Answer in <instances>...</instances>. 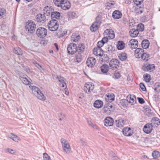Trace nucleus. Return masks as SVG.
<instances>
[{"label": "nucleus", "mask_w": 160, "mask_h": 160, "mask_svg": "<svg viewBox=\"0 0 160 160\" xmlns=\"http://www.w3.org/2000/svg\"><path fill=\"white\" fill-rule=\"evenodd\" d=\"M115 4V3L114 1H110L107 3V5L110 8L112 7Z\"/></svg>", "instance_id": "obj_52"}, {"label": "nucleus", "mask_w": 160, "mask_h": 160, "mask_svg": "<svg viewBox=\"0 0 160 160\" xmlns=\"http://www.w3.org/2000/svg\"><path fill=\"white\" fill-rule=\"evenodd\" d=\"M135 22L134 20H132L131 21H129V25L130 26L132 27L133 25V24Z\"/></svg>", "instance_id": "obj_61"}, {"label": "nucleus", "mask_w": 160, "mask_h": 160, "mask_svg": "<svg viewBox=\"0 0 160 160\" xmlns=\"http://www.w3.org/2000/svg\"><path fill=\"white\" fill-rule=\"evenodd\" d=\"M57 78L58 81L61 83L60 85L62 88H65L64 90H63V92L66 95H68L69 92L67 91L68 89L66 88V85L65 83L66 80L62 77L61 76H58Z\"/></svg>", "instance_id": "obj_5"}, {"label": "nucleus", "mask_w": 160, "mask_h": 160, "mask_svg": "<svg viewBox=\"0 0 160 160\" xmlns=\"http://www.w3.org/2000/svg\"><path fill=\"white\" fill-rule=\"evenodd\" d=\"M6 12V10L3 8H0V17H3Z\"/></svg>", "instance_id": "obj_49"}, {"label": "nucleus", "mask_w": 160, "mask_h": 160, "mask_svg": "<svg viewBox=\"0 0 160 160\" xmlns=\"http://www.w3.org/2000/svg\"><path fill=\"white\" fill-rule=\"evenodd\" d=\"M36 19L38 22L42 23L46 20V17L44 14H39L36 16Z\"/></svg>", "instance_id": "obj_19"}, {"label": "nucleus", "mask_w": 160, "mask_h": 160, "mask_svg": "<svg viewBox=\"0 0 160 160\" xmlns=\"http://www.w3.org/2000/svg\"><path fill=\"white\" fill-rule=\"evenodd\" d=\"M108 38L105 36L103 38L102 40V42L104 44L105 43L107 42L108 41Z\"/></svg>", "instance_id": "obj_59"}, {"label": "nucleus", "mask_w": 160, "mask_h": 160, "mask_svg": "<svg viewBox=\"0 0 160 160\" xmlns=\"http://www.w3.org/2000/svg\"><path fill=\"white\" fill-rule=\"evenodd\" d=\"M5 151L6 152L13 155H16L18 153L15 150L9 148H6Z\"/></svg>", "instance_id": "obj_36"}, {"label": "nucleus", "mask_w": 160, "mask_h": 160, "mask_svg": "<svg viewBox=\"0 0 160 160\" xmlns=\"http://www.w3.org/2000/svg\"><path fill=\"white\" fill-rule=\"evenodd\" d=\"M135 11L137 14H140L142 12V10L141 8H137L136 9Z\"/></svg>", "instance_id": "obj_55"}, {"label": "nucleus", "mask_w": 160, "mask_h": 160, "mask_svg": "<svg viewBox=\"0 0 160 160\" xmlns=\"http://www.w3.org/2000/svg\"><path fill=\"white\" fill-rule=\"evenodd\" d=\"M104 43L102 42V40L101 41H99L98 42V47L97 48H101L102 46H103Z\"/></svg>", "instance_id": "obj_57"}, {"label": "nucleus", "mask_w": 160, "mask_h": 160, "mask_svg": "<svg viewBox=\"0 0 160 160\" xmlns=\"http://www.w3.org/2000/svg\"><path fill=\"white\" fill-rule=\"evenodd\" d=\"M100 18V17L99 16H98L96 18V22H93L90 27L91 31L94 32L98 29L99 25V21Z\"/></svg>", "instance_id": "obj_10"}, {"label": "nucleus", "mask_w": 160, "mask_h": 160, "mask_svg": "<svg viewBox=\"0 0 160 160\" xmlns=\"http://www.w3.org/2000/svg\"><path fill=\"white\" fill-rule=\"evenodd\" d=\"M119 58L122 61L125 60L127 58L126 54L125 53H122L119 54Z\"/></svg>", "instance_id": "obj_41"}, {"label": "nucleus", "mask_w": 160, "mask_h": 160, "mask_svg": "<svg viewBox=\"0 0 160 160\" xmlns=\"http://www.w3.org/2000/svg\"><path fill=\"white\" fill-rule=\"evenodd\" d=\"M80 142L83 145H86V142L82 139H81L80 140Z\"/></svg>", "instance_id": "obj_63"}, {"label": "nucleus", "mask_w": 160, "mask_h": 160, "mask_svg": "<svg viewBox=\"0 0 160 160\" xmlns=\"http://www.w3.org/2000/svg\"><path fill=\"white\" fill-rule=\"evenodd\" d=\"M104 125L107 127L112 126L113 123V119L110 117L106 118L103 121Z\"/></svg>", "instance_id": "obj_14"}, {"label": "nucleus", "mask_w": 160, "mask_h": 160, "mask_svg": "<svg viewBox=\"0 0 160 160\" xmlns=\"http://www.w3.org/2000/svg\"><path fill=\"white\" fill-rule=\"evenodd\" d=\"M66 33V31L62 32V30H59L58 31V32H57V36L59 37H61L63 36Z\"/></svg>", "instance_id": "obj_48"}, {"label": "nucleus", "mask_w": 160, "mask_h": 160, "mask_svg": "<svg viewBox=\"0 0 160 160\" xmlns=\"http://www.w3.org/2000/svg\"><path fill=\"white\" fill-rule=\"evenodd\" d=\"M96 63V60L95 58L90 57L88 58L86 61V63L87 66L89 67L92 68Z\"/></svg>", "instance_id": "obj_12"}, {"label": "nucleus", "mask_w": 160, "mask_h": 160, "mask_svg": "<svg viewBox=\"0 0 160 160\" xmlns=\"http://www.w3.org/2000/svg\"><path fill=\"white\" fill-rule=\"evenodd\" d=\"M138 41L135 39H132L130 40L128 42L129 46L132 48H136L138 47Z\"/></svg>", "instance_id": "obj_16"}, {"label": "nucleus", "mask_w": 160, "mask_h": 160, "mask_svg": "<svg viewBox=\"0 0 160 160\" xmlns=\"http://www.w3.org/2000/svg\"><path fill=\"white\" fill-rule=\"evenodd\" d=\"M85 49V46L82 43L78 45L77 48V50L78 52H80L84 51Z\"/></svg>", "instance_id": "obj_42"}, {"label": "nucleus", "mask_w": 160, "mask_h": 160, "mask_svg": "<svg viewBox=\"0 0 160 160\" xmlns=\"http://www.w3.org/2000/svg\"><path fill=\"white\" fill-rule=\"evenodd\" d=\"M119 63L118 60L115 59H112L109 62V65L112 69L117 68L119 67Z\"/></svg>", "instance_id": "obj_11"}, {"label": "nucleus", "mask_w": 160, "mask_h": 160, "mask_svg": "<svg viewBox=\"0 0 160 160\" xmlns=\"http://www.w3.org/2000/svg\"><path fill=\"white\" fill-rule=\"evenodd\" d=\"M114 96L113 94L108 93L105 97V99L107 102H111L114 100Z\"/></svg>", "instance_id": "obj_25"}, {"label": "nucleus", "mask_w": 160, "mask_h": 160, "mask_svg": "<svg viewBox=\"0 0 160 160\" xmlns=\"http://www.w3.org/2000/svg\"><path fill=\"white\" fill-rule=\"evenodd\" d=\"M114 107L110 103L106 104L103 108L104 112L108 114H109L113 112Z\"/></svg>", "instance_id": "obj_8"}, {"label": "nucleus", "mask_w": 160, "mask_h": 160, "mask_svg": "<svg viewBox=\"0 0 160 160\" xmlns=\"http://www.w3.org/2000/svg\"><path fill=\"white\" fill-rule=\"evenodd\" d=\"M68 53L71 54H74L77 50L76 45L73 43H71L69 44L67 47Z\"/></svg>", "instance_id": "obj_7"}, {"label": "nucleus", "mask_w": 160, "mask_h": 160, "mask_svg": "<svg viewBox=\"0 0 160 160\" xmlns=\"http://www.w3.org/2000/svg\"><path fill=\"white\" fill-rule=\"evenodd\" d=\"M115 122L116 124L117 127L122 128L124 125V121L122 119H119L116 120Z\"/></svg>", "instance_id": "obj_27"}, {"label": "nucleus", "mask_w": 160, "mask_h": 160, "mask_svg": "<svg viewBox=\"0 0 160 160\" xmlns=\"http://www.w3.org/2000/svg\"><path fill=\"white\" fill-rule=\"evenodd\" d=\"M152 156L154 158H157L160 157V153L157 151H154L152 153Z\"/></svg>", "instance_id": "obj_46"}, {"label": "nucleus", "mask_w": 160, "mask_h": 160, "mask_svg": "<svg viewBox=\"0 0 160 160\" xmlns=\"http://www.w3.org/2000/svg\"><path fill=\"white\" fill-rule=\"evenodd\" d=\"M36 28V25L33 21H28L26 23L25 28L26 30H27L30 33H32L34 31Z\"/></svg>", "instance_id": "obj_4"}, {"label": "nucleus", "mask_w": 160, "mask_h": 160, "mask_svg": "<svg viewBox=\"0 0 160 160\" xmlns=\"http://www.w3.org/2000/svg\"><path fill=\"white\" fill-rule=\"evenodd\" d=\"M144 80L146 82H149L150 80V76L148 74H146L143 75Z\"/></svg>", "instance_id": "obj_44"}, {"label": "nucleus", "mask_w": 160, "mask_h": 160, "mask_svg": "<svg viewBox=\"0 0 160 160\" xmlns=\"http://www.w3.org/2000/svg\"><path fill=\"white\" fill-rule=\"evenodd\" d=\"M88 124H89L90 126H92V127H93V128H94V127H96V126H95V125H94V124H93L92 123V122L91 121H88Z\"/></svg>", "instance_id": "obj_62"}, {"label": "nucleus", "mask_w": 160, "mask_h": 160, "mask_svg": "<svg viewBox=\"0 0 160 160\" xmlns=\"http://www.w3.org/2000/svg\"><path fill=\"white\" fill-rule=\"evenodd\" d=\"M154 90L157 92H160V84L159 83H156L155 84Z\"/></svg>", "instance_id": "obj_45"}, {"label": "nucleus", "mask_w": 160, "mask_h": 160, "mask_svg": "<svg viewBox=\"0 0 160 160\" xmlns=\"http://www.w3.org/2000/svg\"><path fill=\"white\" fill-rule=\"evenodd\" d=\"M138 99L139 102L141 104H143L145 102L144 99L142 98H138Z\"/></svg>", "instance_id": "obj_60"}, {"label": "nucleus", "mask_w": 160, "mask_h": 160, "mask_svg": "<svg viewBox=\"0 0 160 160\" xmlns=\"http://www.w3.org/2000/svg\"><path fill=\"white\" fill-rule=\"evenodd\" d=\"M140 87L141 89L143 91H145L146 88L144 85L142 83H141L140 84Z\"/></svg>", "instance_id": "obj_58"}, {"label": "nucleus", "mask_w": 160, "mask_h": 160, "mask_svg": "<svg viewBox=\"0 0 160 160\" xmlns=\"http://www.w3.org/2000/svg\"><path fill=\"white\" fill-rule=\"evenodd\" d=\"M154 68L155 66L153 64H148L143 67V70L145 71H153Z\"/></svg>", "instance_id": "obj_29"}, {"label": "nucleus", "mask_w": 160, "mask_h": 160, "mask_svg": "<svg viewBox=\"0 0 160 160\" xmlns=\"http://www.w3.org/2000/svg\"><path fill=\"white\" fill-rule=\"evenodd\" d=\"M20 78L21 80L23 82V84L26 85H28L30 83V81L26 77H23L21 76L20 77Z\"/></svg>", "instance_id": "obj_35"}, {"label": "nucleus", "mask_w": 160, "mask_h": 160, "mask_svg": "<svg viewBox=\"0 0 160 160\" xmlns=\"http://www.w3.org/2000/svg\"><path fill=\"white\" fill-rule=\"evenodd\" d=\"M104 36L108 37L109 39H113L115 37V34L113 31L108 29L106 30L103 33Z\"/></svg>", "instance_id": "obj_13"}, {"label": "nucleus", "mask_w": 160, "mask_h": 160, "mask_svg": "<svg viewBox=\"0 0 160 160\" xmlns=\"http://www.w3.org/2000/svg\"><path fill=\"white\" fill-rule=\"evenodd\" d=\"M114 76L115 78L118 79L120 77V75L119 72H116L114 73Z\"/></svg>", "instance_id": "obj_56"}, {"label": "nucleus", "mask_w": 160, "mask_h": 160, "mask_svg": "<svg viewBox=\"0 0 160 160\" xmlns=\"http://www.w3.org/2000/svg\"><path fill=\"white\" fill-rule=\"evenodd\" d=\"M152 126L150 124H147L144 126L143 128V131L146 133H149L152 129Z\"/></svg>", "instance_id": "obj_20"}, {"label": "nucleus", "mask_w": 160, "mask_h": 160, "mask_svg": "<svg viewBox=\"0 0 160 160\" xmlns=\"http://www.w3.org/2000/svg\"><path fill=\"white\" fill-rule=\"evenodd\" d=\"M149 44V42L148 40H144L142 42V46L144 49H147L148 48Z\"/></svg>", "instance_id": "obj_32"}, {"label": "nucleus", "mask_w": 160, "mask_h": 160, "mask_svg": "<svg viewBox=\"0 0 160 160\" xmlns=\"http://www.w3.org/2000/svg\"><path fill=\"white\" fill-rule=\"evenodd\" d=\"M94 87L93 84L88 82L86 83L84 87V91L87 93H90L93 91Z\"/></svg>", "instance_id": "obj_9"}, {"label": "nucleus", "mask_w": 160, "mask_h": 160, "mask_svg": "<svg viewBox=\"0 0 160 160\" xmlns=\"http://www.w3.org/2000/svg\"><path fill=\"white\" fill-rule=\"evenodd\" d=\"M61 142L63 151L67 154H69L71 151V148L68 142L65 139L62 138Z\"/></svg>", "instance_id": "obj_3"}, {"label": "nucleus", "mask_w": 160, "mask_h": 160, "mask_svg": "<svg viewBox=\"0 0 160 160\" xmlns=\"http://www.w3.org/2000/svg\"><path fill=\"white\" fill-rule=\"evenodd\" d=\"M36 65H35L36 67L37 68H38L39 69H40L42 68V67L41 65H40L38 63H36Z\"/></svg>", "instance_id": "obj_64"}, {"label": "nucleus", "mask_w": 160, "mask_h": 160, "mask_svg": "<svg viewBox=\"0 0 160 160\" xmlns=\"http://www.w3.org/2000/svg\"><path fill=\"white\" fill-rule=\"evenodd\" d=\"M128 102L130 105H133L136 103V99L134 95H128L127 97V100L122 99L120 103L123 107L126 106L124 103Z\"/></svg>", "instance_id": "obj_1"}, {"label": "nucleus", "mask_w": 160, "mask_h": 160, "mask_svg": "<svg viewBox=\"0 0 160 160\" xmlns=\"http://www.w3.org/2000/svg\"><path fill=\"white\" fill-rule=\"evenodd\" d=\"M13 52L14 53L18 55H22V52L21 49L19 48H14Z\"/></svg>", "instance_id": "obj_37"}, {"label": "nucleus", "mask_w": 160, "mask_h": 160, "mask_svg": "<svg viewBox=\"0 0 160 160\" xmlns=\"http://www.w3.org/2000/svg\"><path fill=\"white\" fill-rule=\"evenodd\" d=\"M8 137L15 142H18L21 140L19 137L13 133H9L8 134Z\"/></svg>", "instance_id": "obj_21"}, {"label": "nucleus", "mask_w": 160, "mask_h": 160, "mask_svg": "<svg viewBox=\"0 0 160 160\" xmlns=\"http://www.w3.org/2000/svg\"><path fill=\"white\" fill-rule=\"evenodd\" d=\"M138 31H142L144 30V25L142 23H140L138 24L137 26V29Z\"/></svg>", "instance_id": "obj_47"}, {"label": "nucleus", "mask_w": 160, "mask_h": 160, "mask_svg": "<svg viewBox=\"0 0 160 160\" xmlns=\"http://www.w3.org/2000/svg\"><path fill=\"white\" fill-rule=\"evenodd\" d=\"M149 57V56L148 54L146 53H145L144 52L143 53V54H142L141 57L142 60L145 62L147 61L148 60Z\"/></svg>", "instance_id": "obj_43"}, {"label": "nucleus", "mask_w": 160, "mask_h": 160, "mask_svg": "<svg viewBox=\"0 0 160 160\" xmlns=\"http://www.w3.org/2000/svg\"><path fill=\"white\" fill-rule=\"evenodd\" d=\"M93 53L94 55L97 56H102L103 55L102 51L101 50V48H94L93 49Z\"/></svg>", "instance_id": "obj_23"}, {"label": "nucleus", "mask_w": 160, "mask_h": 160, "mask_svg": "<svg viewBox=\"0 0 160 160\" xmlns=\"http://www.w3.org/2000/svg\"><path fill=\"white\" fill-rule=\"evenodd\" d=\"M29 88L32 90V92L35 95H36L40 91L39 89L35 86H29Z\"/></svg>", "instance_id": "obj_34"}, {"label": "nucleus", "mask_w": 160, "mask_h": 160, "mask_svg": "<svg viewBox=\"0 0 160 160\" xmlns=\"http://www.w3.org/2000/svg\"><path fill=\"white\" fill-rule=\"evenodd\" d=\"M130 35L132 37H135L138 34V31L136 29L133 28L129 32Z\"/></svg>", "instance_id": "obj_28"}, {"label": "nucleus", "mask_w": 160, "mask_h": 160, "mask_svg": "<svg viewBox=\"0 0 160 160\" xmlns=\"http://www.w3.org/2000/svg\"><path fill=\"white\" fill-rule=\"evenodd\" d=\"M60 16V13L58 12H52L51 16L52 18H55L56 19H58Z\"/></svg>", "instance_id": "obj_33"}, {"label": "nucleus", "mask_w": 160, "mask_h": 160, "mask_svg": "<svg viewBox=\"0 0 160 160\" xmlns=\"http://www.w3.org/2000/svg\"><path fill=\"white\" fill-rule=\"evenodd\" d=\"M48 29L51 31H56L58 28L59 25L58 21L54 19L49 21L48 24Z\"/></svg>", "instance_id": "obj_2"}, {"label": "nucleus", "mask_w": 160, "mask_h": 160, "mask_svg": "<svg viewBox=\"0 0 160 160\" xmlns=\"http://www.w3.org/2000/svg\"><path fill=\"white\" fill-rule=\"evenodd\" d=\"M43 156L44 160H51L50 157L47 153H44Z\"/></svg>", "instance_id": "obj_51"}, {"label": "nucleus", "mask_w": 160, "mask_h": 160, "mask_svg": "<svg viewBox=\"0 0 160 160\" xmlns=\"http://www.w3.org/2000/svg\"><path fill=\"white\" fill-rule=\"evenodd\" d=\"M144 52V51L142 49L139 48H137L134 51L135 56L136 58H140Z\"/></svg>", "instance_id": "obj_18"}, {"label": "nucleus", "mask_w": 160, "mask_h": 160, "mask_svg": "<svg viewBox=\"0 0 160 160\" xmlns=\"http://www.w3.org/2000/svg\"><path fill=\"white\" fill-rule=\"evenodd\" d=\"M143 1V0H133V2L137 5H140Z\"/></svg>", "instance_id": "obj_54"}, {"label": "nucleus", "mask_w": 160, "mask_h": 160, "mask_svg": "<svg viewBox=\"0 0 160 160\" xmlns=\"http://www.w3.org/2000/svg\"><path fill=\"white\" fill-rule=\"evenodd\" d=\"M109 68L107 64H104L101 67V69L102 72L106 73L108 70Z\"/></svg>", "instance_id": "obj_38"}, {"label": "nucleus", "mask_w": 160, "mask_h": 160, "mask_svg": "<svg viewBox=\"0 0 160 160\" xmlns=\"http://www.w3.org/2000/svg\"><path fill=\"white\" fill-rule=\"evenodd\" d=\"M122 132L124 135L126 136H130L132 134V132L130 128H124L122 130Z\"/></svg>", "instance_id": "obj_17"}, {"label": "nucleus", "mask_w": 160, "mask_h": 160, "mask_svg": "<svg viewBox=\"0 0 160 160\" xmlns=\"http://www.w3.org/2000/svg\"><path fill=\"white\" fill-rule=\"evenodd\" d=\"M125 46V44L122 41H119L117 44V47L118 50H121L123 49Z\"/></svg>", "instance_id": "obj_31"}, {"label": "nucleus", "mask_w": 160, "mask_h": 160, "mask_svg": "<svg viewBox=\"0 0 160 160\" xmlns=\"http://www.w3.org/2000/svg\"><path fill=\"white\" fill-rule=\"evenodd\" d=\"M36 34L39 37L44 38L47 34V30L43 27H39L37 30Z\"/></svg>", "instance_id": "obj_6"}, {"label": "nucleus", "mask_w": 160, "mask_h": 160, "mask_svg": "<svg viewBox=\"0 0 160 160\" xmlns=\"http://www.w3.org/2000/svg\"><path fill=\"white\" fill-rule=\"evenodd\" d=\"M94 106L95 108H102L103 105V102L100 100H97L94 103Z\"/></svg>", "instance_id": "obj_26"}, {"label": "nucleus", "mask_w": 160, "mask_h": 160, "mask_svg": "<svg viewBox=\"0 0 160 160\" xmlns=\"http://www.w3.org/2000/svg\"><path fill=\"white\" fill-rule=\"evenodd\" d=\"M152 127H157L160 125V120L157 118H153L151 120V123L150 124Z\"/></svg>", "instance_id": "obj_22"}, {"label": "nucleus", "mask_w": 160, "mask_h": 160, "mask_svg": "<svg viewBox=\"0 0 160 160\" xmlns=\"http://www.w3.org/2000/svg\"><path fill=\"white\" fill-rule=\"evenodd\" d=\"M35 95L38 99L44 101L46 99L45 97L40 91Z\"/></svg>", "instance_id": "obj_30"}, {"label": "nucleus", "mask_w": 160, "mask_h": 160, "mask_svg": "<svg viewBox=\"0 0 160 160\" xmlns=\"http://www.w3.org/2000/svg\"><path fill=\"white\" fill-rule=\"evenodd\" d=\"M54 5L58 7H59L63 2H64V0H53Z\"/></svg>", "instance_id": "obj_39"}, {"label": "nucleus", "mask_w": 160, "mask_h": 160, "mask_svg": "<svg viewBox=\"0 0 160 160\" xmlns=\"http://www.w3.org/2000/svg\"><path fill=\"white\" fill-rule=\"evenodd\" d=\"M112 16L114 18L118 19L121 18L122 14L119 11L116 10L113 12Z\"/></svg>", "instance_id": "obj_24"}, {"label": "nucleus", "mask_w": 160, "mask_h": 160, "mask_svg": "<svg viewBox=\"0 0 160 160\" xmlns=\"http://www.w3.org/2000/svg\"><path fill=\"white\" fill-rule=\"evenodd\" d=\"M154 141L152 138H146L145 139V142L148 144H150L152 143V142H153Z\"/></svg>", "instance_id": "obj_50"}, {"label": "nucleus", "mask_w": 160, "mask_h": 160, "mask_svg": "<svg viewBox=\"0 0 160 160\" xmlns=\"http://www.w3.org/2000/svg\"><path fill=\"white\" fill-rule=\"evenodd\" d=\"M79 36L76 35L74 33L73 34L72 36L71 37V40L74 42L78 41L79 40Z\"/></svg>", "instance_id": "obj_40"}, {"label": "nucleus", "mask_w": 160, "mask_h": 160, "mask_svg": "<svg viewBox=\"0 0 160 160\" xmlns=\"http://www.w3.org/2000/svg\"><path fill=\"white\" fill-rule=\"evenodd\" d=\"M60 7L63 10H67L71 7L70 2L67 0H64V2H63Z\"/></svg>", "instance_id": "obj_15"}, {"label": "nucleus", "mask_w": 160, "mask_h": 160, "mask_svg": "<svg viewBox=\"0 0 160 160\" xmlns=\"http://www.w3.org/2000/svg\"><path fill=\"white\" fill-rule=\"evenodd\" d=\"M69 16L70 18H73L76 17V13L74 12H71L69 14Z\"/></svg>", "instance_id": "obj_53"}]
</instances>
